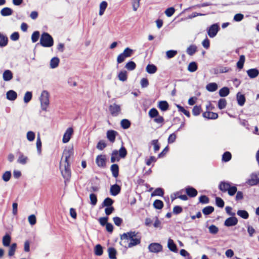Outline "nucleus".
<instances>
[{
    "label": "nucleus",
    "instance_id": "obj_44",
    "mask_svg": "<svg viewBox=\"0 0 259 259\" xmlns=\"http://www.w3.org/2000/svg\"><path fill=\"white\" fill-rule=\"evenodd\" d=\"M198 68L197 64L195 62H191L188 67V70L191 72H194L197 70Z\"/></svg>",
    "mask_w": 259,
    "mask_h": 259
},
{
    "label": "nucleus",
    "instance_id": "obj_5",
    "mask_svg": "<svg viewBox=\"0 0 259 259\" xmlns=\"http://www.w3.org/2000/svg\"><path fill=\"white\" fill-rule=\"evenodd\" d=\"M41 108L42 110L46 111L49 105V94L48 91L44 90L40 97Z\"/></svg>",
    "mask_w": 259,
    "mask_h": 259
},
{
    "label": "nucleus",
    "instance_id": "obj_39",
    "mask_svg": "<svg viewBox=\"0 0 259 259\" xmlns=\"http://www.w3.org/2000/svg\"><path fill=\"white\" fill-rule=\"evenodd\" d=\"M197 51V47L195 45H190L187 49V53L190 55L192 56L194 55L195 52Z\"/></svg>",
    "mask_w": 259,
    "mask_h": 259
},
{
    "label": "nucleus",
    "instance_id": "obj_24",
    "mask_svg": "<svg viewBox=\"0 0 259 259\" xmlns=\"http://www.w3.org/2000/svg\"><path fill=\"white\" fill-rule=\"evenodd\" d=\"M13 12V10L10 8L5 7L1 10L0 13L2 16L6 17L11 15Z\"/></svg>",
    "mask_w": 259,
    "mask_h": 259
},
{
    "label": "nucleus",
    "instance_id": "obj_18",
    "mask_svg": "<svg viewBox=\"0 0 259 259\" xmlns=\"http://www.w3.org/2000/svg\"><path fill=\"white\" fill-rule=\"evenodd\" d=\"M203 117L208 119H215L218 117V114L210 111H206L203 113Z\"/></svg>",
    "mask_w": 259,
    "mask_h": 259
},
{
    "label": "nucleus",
    "instance_id": "obj_36",
    "mask_svg": "<svg viewBox=\"0 0 259 259\" xmlns=\"http://www.w3.org/2000/svg\"><path fill=\"white\" fill-rule=\"evenodd\" d=\"M108 6V4L106 1H103L100 4V10L99 14L100 16H102L104 13L105 10Z\"/></svg>",
    "mask_w": 259,
    "mask_h": 259
},
{
    "label": "nucleus",
    "instance_id": "obj_23",
    "mask_svg": "<svg viewBox=\"0 0 259 259\" xmlns=\"http://www.w3.org/2000/svg\"><path fill=\"white\" fill-rule=\"evenodd\" d=\"M167 247L168 249L174 252H178V248L177 245L175 243L174 240L171 238H169L167 241Z\"/></svg>",
    "mask_w": 259,
    "mask_h": 259
},
{
    "label": "nucleus",
    "instance_id": "obj_55",
    "mask_svg": "<svg viewBox=\"0 0 259 259\" xmlns=\"http://www.w3.org/2000/svg\"><path fill=\"white\" fill-rule=\"evenodd\" d=\"M119 156L120 158H124L127 155V151L124 146H122L119 150Z\"/></svg>",
    "mask_w": 259,
    "mask_h": 259
},
{
    "label": "nucleus",
    "instance_id": "obj_9",
    "mask_svg": "<svg viewBox=\"0 0 259 259\" xmlns=\"http://www.w3.org/2000/svg\"><path fill=\"white\" fill-rule=\"evenodd\" d=\"M148 249L151 252L158 253L162 250V246L158 243H151L148 246Z\"/></svg>",
    "mask_w": 259,
    "mask_h": 259
},
{
    "label": "nucleus",
    "instance_id": "obj_33",
    "mask_svg": "<svg viewBox=\"0 0 259 259\" xmlns=\"http://www.w3.org/2000/svg\"><path fill=\"white\" fill-rule=\"evenodd\" d=\"M8 41V37L0 33V47H4L7 45Z\"/></svg>",
    "mask_w": 259,
    "mask_h": 259
},
{
    "label": "nucleus",
    "instance_id": "obj_37",
    "mask_svg": "<svg viewBox=\"0 0 259 259\" xmlns=\"http://www.w3.org/2000/svg\"><path fill=\"white\" fill-rule=\"evenodd\" d=\"M114 203V201L110 198L107 197L104 199L102 203V207L112 206Z\"/></svg>",
    "mask_w": 259,
    "mask_h": 259
},
{
    "label": "nucleus",
    "instance_id": "obj_4",
    "mask_svg": "<svg viewBox=\"0 0 259 259\" xmlns=\"http://www.w3.org/2000/svg\"><path fill=\"white\" fill-rule=\"evenodd\" d=\"M60 168L61 170V174L63 178L65 179V182L69 181L71 175L70 169V163H64L63 164L61 162L60 163Z\"/></svg>",
    "mask_w": 259,
    "mask_h": 259
},
{
    "label": "nucleus",
    "instance_id": "obj_56",
    "mask_svg": "<svg viewBox=\"0 0 259 259\" xmlns=\"http://www.w3.org/2000/svg\"><path fill=\"white\" fill-rule=\"evenodd\" d=\"M177 107L178 109V111L183 113L188 117H190V113L189 111L186 110L183 107L180 105H177Z\"/></svg>",
    "mask_w": 259,
    "mask_h": 259
},
{
    "label": "nucleus",
    "instance_id": "obj_19",
    "mask_svg": "<svg viewBox=\"0 0 259 259\" xmlns=\"http://www.w3.org/2000/svg\"><path fill=\"white\" fill-rule=\"evenodd\" d=\"M141 243V237L137 236V237L132 239L130 242H128L126 248H131L134 246L137 245Z\"/></svg>",
    "mask_w": 259,
    "mask_h": 259
},
{
    "label": "nucleus",
    "instance_id": "obj_59",
    "mask_svg": "<svg viewBox=\"0 0 259 259\" xmlns=\"http://www.w3.org/2000/svg\"><path fill=\"white\" fill-rule=\"evenodd\" d=\"M39 36L40 33L38 31L33 32L31 35V40L32 42H36L38 40Z\"/></svg>",
    "mask_w": 259,
    "mask_h": 259
},
{
    "label": "nucleus",
    "instance_id": "obj_16",
    "mask_svg": "<svg viewBox=\"0 0 259 259\" xmlns=\"http://www.w3.org/2000/svg\"><path fill=\"white\" fill-rule=\"evenodd\" d=\"M121 191V187L117 184H114L111 186L110 192L113 196L117 195Z\"/></svg>",
    "mask_w": 259,
    "mask_h": 259
},
{
    "label": "nucleus",
    "instance_id": "obj_30",
    "mask_svg": "<svg viewBox=\"0 0 259 259\" xmlns=\"http://www.w3.org/2000/svg\"><path fill=\"white\" fill-rule=\"evenodd\" d=\"M119 157L118 151L116 150L113 151L111 153V162L112 163H114L116 161H119L120 160V158Z\"/></svg>",
    "mask_w": 259,
    "mask_h": 259
},
{
    "label": "nucleus",
    "instance_id": "obj_12",
    "mask_svg": "<svg viewBox=\"0 0 259 259\" xmlns=\"http://www.w3.org/2000/svg\"><path fill=\"white\" fill-rule=\"evenodd\" d=\"M73 155V152L72 150H65L63 153L62 159L64 158V163H70V159Z\"/></svg>",
    "mask_w": 259,
    "mask_h": 259
},
{
    "label": "nucleus",
    "instance_id": "obj_42",
    "mask_svg": "<svg viewBox=\"0 0 259 259\" xmlns=\"http://www.w3.org/2000/svg\"><path fill=\"white\" fill-rule=\"evenodd\" d=\"M237 214L244 219H247L249 218L248 212L245 210H238L237 212Z\"/></svg>",
    "mask_w": 259,
    "mask_h": 259
},
{
    "label": "nucleus",
    "instance_id": "obj_26",
    "mask_svg": "<svg viewBox=\"0 0 259 259\" xmlns=\"http://www.w3.org/2000/svg\"><path fill=\"white\" fill-rule=\"evenodd\" d=\"M146 70L149 74H154L157 71V68L154 64H149L146 66Z\"/></svg>",
    "mask_w": 259,
    "mask_h": 259
},
{
    "label": "nucleus",
    "instance_id": "obj_48",
    "mask_svg": "<svg viewBox=\"0 0 259 259\" xmlns=\"http://www.w3.org/2000/svg\"><path fill=\"white\" fill-rule=\"evenodd\" d=\"M151 145L153 146L154 152H157L160 149V144L158 140H153L150 142Z\"/></svg>",
    "mask_w": 259,
    "mask_h": 259
},
{
    "label": "nucleus",
    "instance_id": "obj_11",
    "mask_svg": "<svg viewBox=\"0 0 259 259\" xmlns=\"http://www.w3.org/2000/svg\"><path fill=\"white\" fill-rule=\"evenodd\" d=\"M238 222V221L237 218L234 216H231L225 220L224 225L227 227H232L236 225Z\"/></svg>",
    "mask_w": 259,
    "mask_h": 259
},
{
    "label": "nucleus",
    "instance_id": "obj_49",
    "mask_svg": "<svg viewBox=\"0 0 259 259\" xmlns=\"http://www.w3.org/2000/svg\"><path fill=\"white\" fill-rule=\"evenodd\" d=\"M119 79L122 81H125L127 80V72L126 71H121L118 75Z\"/></svg>",
    "mask_w": 259,
    "mask_h": 259
},
{
    "label": "nucleus",
    "instance_id": "obj_34",
    "mask_svg": "<svg viewBox=\"0 0 259 259\" xmlns=\"http://www.w3.org/2000/svg\"><path fill=\"white\" fill-rule=\"evenodd\" d=\"M206 90L211 92H213L218 89V84L215 82L209 83L206 87Z\"/></svg>",
    "mask_w": 259,
    "mask_h": 259
},
{
    "label": "nucleus",
    "instance_id": "obj_43",
    "mask_svg": "<svg viewBox=\"0 0 259 259\" xmlns=\"http://www.w3.org/2000/svg\"><path fill=\"white\" fill-rule=\"evenodd\" d=\"M136 67V63L133 61H128L125 65V68L129 71L134 70Z\"/></svg>",
    "mask_w": 259,
    "mask_h": 259
},
{
    "label": "nucleus",
    "instance_id": "obj_40",
    "mask_svg": "<svg viewBox=\"0 0 259 259\" xmlns=\"http://www.w3.org/2000/svg\"><path fill=\"white\" fill-rule=\"evenodd\" d=\"M214 207L211 206H207L202 209V212L205 215H209L214 211Z\"/></svg>",
    "mask_w": 259,
    "mask_h": 259
},
{
    "label": "nucleus",
    "instance_id": "obj_62",
    "mask_svg": "<svg viewBox=\"0 0 259 259\" xmlns=\"http://www.w3.org/2000/svg\"><path fill=\"white\" fill-rule=\"evenodd\" d=\"M201 111V108L200 106H195L192 110V113L194 116L199 115Z\"/></svg>",
    "mask_w": 259,
    "mask_h": 259
},
{
    "label": "nucleus",
    "instance_id": "obj_47",
    "mask_svg": "<svg viewBox=\"0 0 259 259\" xmlns=\"http://www.w3.org/2000/svg\"><path fill=\"white\" fill-rule=\"evenodd\" d=\"M120 124L123 129H127L130 127L131 123L128 119H123L121 121Z\"/></svg>",
    "mask_w": 259,
    "mask_h": 259
},
{
    "label": "nucleus",
    "instance_id": "obj_13",
    "mask_svg": "<svg viewBox=\"0 0 259 259\" xmlns=\"http://www.w3.org/2000/svg\"><path fill=\"white\" fill-rule=\"evenodd\" d=\"M73 133V130L72 127H69L66 130L62 139V141L64 143H66L69 141Z\"/></svg>",
    "mask_w": 259,
    "mask_h": 259
},
{
    "label": "nucleus",
    "instance_id": "obj_61",
    "mask_svg": "<svg viewBox=\"0 0 259 259\" xmlns=\"http://www.w3.org/2000/svg\"><path fill=\"white\" fill-rule=\"evenodd\" d=\"M215 204L217 206L220 208H223L225 205L224 200L219 197L215 198Z\"/></svg>",
    "mask_w": 259,
    "mask_h": 259
},
{
    "label": "nucleus",
    "instance_id": "obj_50",
    "mask_svg": "<svg viewBox=\"0 0 259 259\" xmlns=\"http://www.w3.org/2000/svg\"><path fill=\"white\" fill-rule=\"evenodd\" d=\"M227 105V101L225 99L221 98L218 101V108L222 110L224 109Z\"/></svg>",
    "mask_w": 259,
    "mask_h": 259
},
{
    "label": "nucleus",
    "instance_id": "obj_32",
    "mask_svg": "<svg viewBox=\"0 0 259 259\" xmlns=\"http://www.w3.org/2000/svg\"><path fill=\"white\" fill-rule=\"evenodd\" d=\"M11 240V237L10 235L8 234H6L3 237V244L5 246H10V242Z\"/></svg>",
    "mask_w": 259,
    "mask_h": 259
},
{
    "label": "nucleus",
    "instance_id": "obj_14",
    "mask_svg": "<svg viewBox=\"0 0 259 259\" xmlns=\"http://www.w3.org/2000/svg\"><path fill=\"white\" fill-rule=\"evenodd\" d=\"M109 111L113 116H116L120 111V107L118 105L113 104L110 106Z\"/></svg>",
    "mask_w": 259,
    "mask_h": 259
},
{
    "label": "nucleus",
    "instance_id": "obj_51",
    "mask_svg": "<svg viewBox=\"0 0 259 259\" xmlns=\"http://www.w3.org/2000/svg\"><path fill=\"white\" fill-rule=\"evenodd\" d=\"M95 254L100 256L103 254V247L100 244H97L95 247Z\"/></svg>",
    "mask_w": 259,
    "mask_h": 259
},
{
    "label": "nucleus",
    "instance_id": "obj_52",
    "mask_svg": "<svg viewBox=\"0 0 259 259\" xmlns=\"http://www.w3.org/2000/svg\"><path fill=\"white\" fill-rule=\"evenodd\" d=\"M32 97V92L27 91L25 94L24 97V102L25 103H28L29 102Z\"/></svg>",
    "mask_w": 259,
    "mask_h": 259
},
{
    "label": "nucleus",
    "instance_id": "obj_2",
    "mask_svg": "<svg viewBox=\"0 0 259 259\" xmlns=\"http://www.w3.org/2000/svg\"><path fill=\"white\" fill-rule=\"evenodd\" d=\"M138 234V233L136 231H130L120 235L121 241L119 243L120 244L124 247H126L128 240L131 241L132 239L137 237Z\"/></svg>",
    "mask_w": 259,
    "mask_h": 259
},
{
    "label": "nucleus",
    "instance_id": "obj_21",
    "mask_svg": "<svg viewBox=\"0 0 259 259\" xmlns=\"http://www.w3.org/2000/svg\"><path fill=\"white\" fill-rule=\"evenodd\" d=\"M6 98L8 100L15 101L17 98V94L13 90H9L6 93Z\"/></svg>",
    "mask_w": 259,
    "mask_h": 259
},
{
    "label": "nucleus",
    "instance_id": "obj_6",
    "mask_svg": "<svg viewBox=\"0 0 259 259\" xmlns=\"http://www.w3.org/2000/svg\"><path fill=\"white\" fill-rule=\"evenodd\" d=\"M134 50L130 48H126L123 52L120 54L117 58L118 64L122 63L126 58L130 57L133 54Z\"/></svg>",
    "mask_w": 259,
    "mask_h": 259
},
{
    "label": "nucleus",
    "instance_id": "obj_22",
    "mask_svg": "<svg viewBox=\"0 0 259 259\" xmlns=\"http://www.w3.org/2000/svg\"><path fill=\"white\" fill-rule=\"evenodd\" d=\"M117 132L114 130H109L107 132V138L112 143L115 141Z\"/></svg>",
    "mask_w": 259,
    "mask_h": 259
},
{
    "label": "nucleus",
    "instance_id": "obj_3",
    "mask_svg": "<svg viewBox=\"0 0 259 259\" xmlns=\"http://www.w3.org/2000/svg\"><path fill=\"white\" fill-rule=\"evenodd\" d=\"M39 44L43 47H51L54 45L53 38L48 32H43L40 36Z\"/></svg>",
    "mask_w": 259,
    "mask_h": 259
},
{
    "label": "nucleus",
    "instance_id": "obj_20",
    "mask_svg": "<svg viewBox=\"0 0 259 259\" xmlns=\"http://www.w3.org/2000/svg\"><path fill=\"white\" fill-rule=\"evenodd\" d=\"M246 73L250 78H254L259 74V70L257 68H251L247 70Z\"/></svg>",
    "mask_w": 259,
    "mask_h": 259
},
{
    "label": "nucleus",
    "instance_id": "obj_8",
    "mask_svg": "<svg viewBox=\"0 0 259 259\" xmlns=\"http://www.w3.org/2000/svg\"><path fill=\"white\" fill-rule=\"evenodd\" d=\"M219 30V26L217 24H213L208 28L207 34L210 37L213 38L216 36Z\"/></svg>",
    "mask_w": 259,
    "mask_h": 259
},
{
    "label": "nucleus",
    "instance_id": "obj_41",
    "mask_svg": "<svg viewBox=\"0 0 259 259\" xmlns=\"http://www.w3.org/2000/svg\"><path fill=\"white\" fill-rule=\"evenodd\" d=\"M164 195V190L162 188H156L151 194L152 196H163Z\"/></svg>",
    "mask_w": 259,
    "mask_h": 259
},
{
    "label": "nucleus",
    "instance_id": "obj_25",
    "mask_svg": "<svg viewBox=\"0 0 259 259\" xmlns=\"http://www.w3.org/2000/svg\"><path fill=\"white\" fill-rule=\"evenodd\" d=\"M110 170L112 176L114 178H117L119 175V166L117 164H113L111 165Z\"/></svg>",
    "mask_w": 259,
    "mask_h": 259
},
{
    "label": "nucleus",
    "instance_id": "obj_38",
    "mask_svg": "<svg viewBox=\"0 0 259 259\" xmlns=\"http://www.w3.org/2000/svg\"><path fill=\"white\" fill-rule=\"evenodd\" d=\"M229 93L230 91L228 87H223L219 91V95L222 97L227 96Z\"/></svg>",
    "mask_w": 259,
    "mask_h": 259
},
{
    "label": "nucleus",
    "instance_id": "obj_29",
    "mask_svg": "<svg viewBox=\"0 0 259 259\" xmlns=\"http://www.w3.org/2000/svg\"><path fill=\"white\" fill-rule=\"evenodd\" d=\"M168 104L166 101H161L158 103V108L162 111H166L168 108Z\"/></svg>",
    "mask_w": 259,
    "mask_h": 259
},
{
    "label": "nucleus",
    "instance_id": "obj_7",
    "mask_svg": "<svg viewBox=\"0 0 259 259\" xmlns=\"http://www.w3.org/2000/svg\"><path fill=\"white\" fill-rule=\"evenodd\" d=\"M246 183L249 186H255L259 183L258 175L253 172L250 175V178L247 180Z\"/></svg>",
    "mask_w": 259,
    "mask_h": 259
},
{
    "label": "nucleus",
    "instance_id": "obj_35",
    "mask_svg": "<svg viewBox=\"0 0 259 259\" xmlns=\"http://www.w3.org/2000/svg\"><path fill=\"white\" fill-rule=\"evenodd\" d=\"M245 61V56L243 55H241L239 57V60L237 62V67L238 69H241L242 68H243Z\"/></svg>",
    "mask_w": 259,
    "mask_h": 259
},
{
    "label": "nucleus",
    "instance_id": "obj_17",
    "mask_svg": "<svg viewBox=\"0 0 259 259\" xmlns=\"http://www.w3.org/2000/svg\"><path fill=\"white\" fill-rule=\"evenodd\" d=\"M13 77L12 72L10 70H6L3 74V78L5 81H10Z\"/></svg>",
    "mask_w": 259,
    "mask_h": 259
},
{
    "label": "nucleus",
    "instance_id": "obj_15",
    "mask_svg": "<svg viewBox=\"0 0 259 259\" xmlns=\"http://www.w3.org/2000/svg\"><path fill=\"white\" fill-rule=\"evenodd\" d=\"M187 195L190 197H194L197 195V191L193 187L188 186L185 189Z\"/></svg>",
    "mask_w": 259,
    "mask_h": 259
},
{
    "label": "nucleus",
    "instance_id": "obj_60",
    "mask_svg": "<svg viewBox=\"0 0 259 259\" xmlns=\"http://www.w3.org/2000/svg\"><path fill=\"white\" fill-rule=\"evenodd\" d=\"M11 172L10 171H6L5 172L2 176V179L5 182H8L11 177Z\"/></svg>",
    "mask_w": 259,
    "mask_h": 259
},
{
    "label": "nucleus",
    "instance_id": "obj_28",
    "mask_svg": "<svg viewBox=\"0 0 259 259\" xmlns=\"http://www.w3.org/2000/svg\"><path fill=\"white\" fill-rule=\"evenodd\" d=\"M60 60L59 58L54 57L50 61V68L52 69L56 68L59 65Z\"/></svg>",
    "mask_w": 259,
    "mask_h": 259
},
{
    "label": "nucleus",
    "instance_id": "obj_58",
    "mask_svg": "<svg viewBox=\"0 0 259 259\" xmlns=\"http://www.w3.org/2000/svg\"><path fill=\"white\" fill-rule=\"evenodd\" d=\"M141 0H132L133 9L134 11H137L140 6Z\"/></svg>",
    "mask_w": 259,
    "mask_h": 259
},
{
    "label": "nucleus",
    "instance_id": "obj_53",
    "mask_svg": "<svg viewBox=\"0 0 259 259\" xmlns=\"http://www.w3.org/2000/svg\"><path fill=\"white\" fill-rule=\"evenodd\" d=\"M159 115V112L156 108H153L149 111V116L151 118H155Z\"/></svg>",
    "mask_w": 259,
    "mask_h": 259
},
{
    "label": "nucleus",
    "instance_id": "obj_46",
    "mask_svg": "<svg viewBox=\"0 0 259 259\" xmlns=\"http://www.w3.org/2000/svg\"><path fill=\"white\" fill-rule=\"evenodd\" d=\"M232 158V155L230 152L226 151L222 155V161L224 162H228L231 160Z\"/></svg>",
    "mask_w": 259,
    "mask_h": 259
},
{
    "label": "nucleus",
    "instance_id": "obj_1",
    "mask_svg": "<svg viewBox=\"0 0 259 259\" xmlns=\"http://www.w3.org/2000/svg\"><path fill=\"white\" fill-rule=\"evenodd\" d=\"M231 184L230 182L222 181L220 183L219 189L223 192H228L230 196H234L237 192V188L236 186H231Z\"/></svg>",
    "mask_w": 259,
    "mask_h": 259
},
{
    "label": "nucleus",
    "instance_id": "obj_27",
    "mask_svg": "<svg viewBox=\"0 0 259 259\" xmlns=\"http://www.w3.org/2000/svg\"><path fill=\"white\" fill-rule=\"evenodd\" d=\"M237 101L238 104L242 106L245 102V97L244 95L241 94L239 92L237 94Z\"/></svg>",
    "mask_w": 259,
    "mask_h": 259
},
{
    "label": "nucleus",
    "instance_id": "obj_10",
    "mask_svg": "<svg viewBox=\"0 0 259 259\" xmlns=\"http://www.w3.org/2000/svg\"><path fill=\"white\" fill-rule=\"evenodd\" d=\"M96 163L98 167L104 168L106 165V157L105 155H99L96 158Z\"/></svg>",
    "mask_w": 259,
    "mask_h": 259
},
{
    "label": "nucleus",
    "instance_id": "obj_64",
    "mask_svg": "<svg viewBox=\"0 0 259 259\" xmlns=\"http://www.w3.org/2000/svg\"><path fill=\"white\" fill-rule=\"evenodd\" d=\"M208 229L209 233L212 234H216L219 231L218 228L214 225H210Z\"/></svg>",
    "mask_w": 259,
    "mask_h": 259
},
{
    "label": "nucleus",
    "instance_id": "obj_45",
    "mask_svg": "<svg viewBox=\"0 0 259 259\" xmlns=\"http://www.w3.org/2000/svg\"><path fill=\"white\" fill-rule=\"evenodd\" d=\"M163 203L160 200H155L153 202V206L155 208L157 209H161L163 207Z\"/></svg>",
    "mask_w": 259,
    "mask_h": 259
},
{
    "label": "nucleus",
    "instance_id": "obj_31",
    "mask_svg": "<svg viewBox=\"0 0 259 259\" xmlns=\"http://www.w3.org/2000/svg\"><path fill=\"white\" fill-rule=\"evenodd\" d=\"M109 257L110 259H116L117 251L113 247H109L108 249Z\"/></svg>",
    "mask_w": 259,
    "mask_h": 259
},
{
    "label": "nucleus",
    "instance_id": "obj_63",
    "mask_svg": "<svg viewBox=\"0 0 259 259\" xmlns=\"http://www.w3.org/2000/svg\"><path fill=\"white\" fill-rule=\"evenodd\" d=\"M35 133L32 131H29L27 133L26 137L27 139L30 141H33L35 139Z\"/></svg>",
    "mask_w": 259,
    "mask_h": 259
},
{
    "label": "nucleus",
    "instance_id": "obj_57",
    "mask_svg": "<svg viewBox=\"0 0 259 259\" xmlns=\"http://www.w3.org/2000/svg\"><path fill=\"white\" fill-rule=\"evenodd\" d=\"M178 53L177 51L170 50L166 52V56L168 59H171L174 57Z\"/></svg>",
    "mask_w": 259,
    "mask_h": 259
},
{
    "label": "nucleus",
    "instance_id": "obj_54",
    "mask_svg": "<svg viewBox=\"0 0 259 259\" xmlns=\"http://www.w3.org/2000/svg\"><path fill=\"white\" fill-rule=\"evenodd\" d=\"M17 247V244L16 243H13L11 244L9 248L8 255L10 256H13L15 252L16 249Z\"/></svg>",
    "mask_w": 259,
    "mask_h": 259
}]
</instances>
